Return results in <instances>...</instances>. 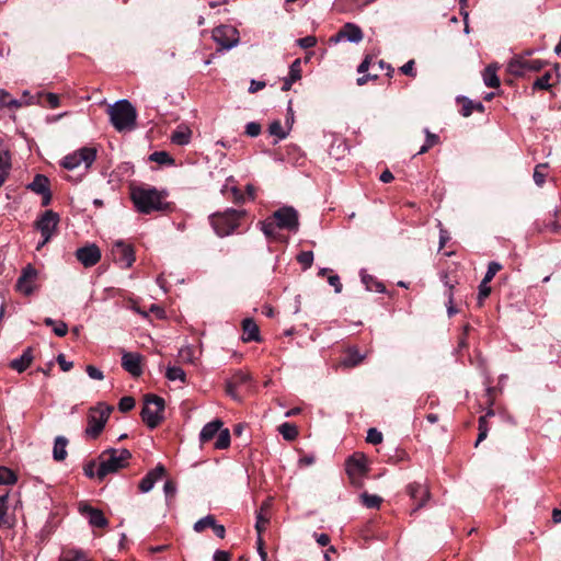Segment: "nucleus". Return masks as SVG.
<instances>
[{"mask_svg":"<svg viewBox=\"0 0 561 561\" xmlns=\"http://www.w3.org/2000/svg\"><path fill=\"white\" fill-rule=\"evenodd\" d=\"M8 496H0V527L8 525L7 512H8Z\"/></svg>","mask_w":561,"mask_h":561,"instance_id":"52","label":"nucleus"},{"mask_svg":"<svg viewBox=\"0 0 561 561\" xmlns=\"http://www.w3.org/2000/svg\"><path fill=\"white\" fill-rule=\"evenodd\" d=\"M301 61L300 59H296L293 61V64L289 67V75L285 79L283 90L288 91L294 82L299 80L301 78Z\"/></svg>","mask_w":561,"mask_h":561,"instance_id":"28","label":"nucleus"},{"mask_svg":"<svg viewBox=\"0 0 561 561\" xmlns=\"http://www.w3.org/2000/svg\"><path fill=\"white\" fill-rule=\"evenodd\" d=\"M341 39H346L351 43H359L363 39V32L357 25L346 23L337 33L335 41L339 42Z\"/></svg>","mask_w":561,"mask_h":561,"instance_id":"21","label":"nucleus"},{"mask_svg":"<svg viewBox=\"0 0 561 561\" xmlns=\"http://www.w3.org/2000/svg\"><path fill=\"white\" fill-rule=\"evenodd\" d=\"M462 101L465 102L462 106V115L465 117L470 116L472 114L473 108H477L478 111H483V105L481 103L473 105V103L466 98H463Z\"/></svg>","mask_w":561,"mask_h":561,"instance_id":"51","label":"nucleus"},{"mask_svg":"<svg viewBox=\"0 0 561 561\" xmlns=\"http://www.w3.org/2000/svg\"><path fill=\"white\" fill-rule=\"evenodd\" d=\"M111 123L117 131L131 130L136 127L137 112L127 100H119L107 110Z\"/></svg>","mask_w":561,"mask_h":561,"instance_id":"3","label":"nucleus"},{"mask_svg":"<svg viewBox=\"0 0 561 561\" xmlns=\"http://www.w3.org/2000/svg\"><path fill=\"white\" fill-rule=\"evenodd\" d=\"M68 439L65 436H57L53 448V457L56 461H62L67 457Z\"/></svg>","mask_w":561,"mask_h":561,"instance_id":"29","label":"nucleus"},{"mask_svg":"<svg viewBox=\"0 0 561 561\" xmlns=\"http://www.w3.org/2000/svg\"><path fill=\"white\" fill-rule=\"evenodd\" d=\"M278 229H285L290 232H297L299 229L298 211L291 206H284L273 214Z\"/></svg>","mask_w":561,"mask_h":561,"instance_id":"9","label":"nucleus"},{"mask_svg":"<svg viewBox=\"0 0 561 561\" xmlns=\"http://www.w3.org/2000/svg\"><path fill=\"white\" fill-rule=\"evenodd\" d=\"M215 523H216V519L213 515H207L201 519H198L194 526H193V529L196 531V533H202L203 530H205L206 528H211L213 526H215Z\"/></svg>","mask_w":561,"mask_h":561,"instance_id":"39","label":"nucleus"},{"mask_svg":"<svg viewBox=\"0 0 561 561\" xmlns=\"http://www.w3.org/2000/svg\"><path fill=\"white\" fill-rule=\"evenodd\" d=\"M502 268V265L497 262H490L488 271L483 277L485 282H491L495 274Z\"/></svg>","mask_w":561,"mask_h":561,"instance_id":"55","label":"nucleus"},{"mask_svg":"<svg viewBox=\"0 0 561 561\" xmlns=\"http://www.w3.org/2000/svg\"><path fill=\"white\" fill-rule=\"evenodd\" d=\"M131 458V453L126 448H108L99 456V466L96 469V479L102 481L106 476L116 473L127 467Z\"/></svg>","mask_w":561,"mask_h":561,"instance_id":"2","label":"nucleus"},{"mask_svg":"<svg viewBox=\"0 0 561 561\" xmlns=\"http://www.w3.org/2000/svg\"><path fill=\"white\" fill-rule=\"evenodd\" d=\"M268 131L272 136L277 137L278 139H285L288 135V131L282 126L279 121H274L270 124Z\"/></svg>","mask_w":561,"mask_h":561,"instance_id":"40","label":"nucleus"},{"mask_svg":"<svg viewBox=\"0 0 561 561\" xmlns=\"http://www.w3.org/2000/svg\"><path fill=\"white\" fill-rule=\"evenodd\" d=\"M278 431L286 440H294L298 435V430L296 425L291 423L280 424Z\"/></svg>","mask_w":561,"mask_h":561,"instance_id":"37","label":"nucleus"},{"mask_svg":"<svg viewBox=\"0 0 561 561\" xmlns=\"http://www.w3.org/2000/svg\"><path fill=\"white\" fill-rule=\"evenodd\" d=\"M262 231L267 238L276 239V221L272 218L264 220L262 224Z\"/></svg>","mask_w":561,"mask_h":561,"instance_id":"41","label":"nucleus"},{"mask_svg":"<svg viewBox=\"0 0 561 561\" xmlns=\"http://www.w3.org/2000/svg\"><path fill=\"white\" fill-rule=\"evenodd\" d=\"M47 104L50 108H56L59 106V96L55 93H46L45 94Z\"/></svg>","mask_w":561,"mask_h":561,"instance_id":"64","label":"nucleus"},{"mask_svg":"<svg viewBox=\"0 0 561 561\" xmlns=\"http://www.w3.org/2000/svg\"><path fill=\"white\" fill-rule=\"evenodd\" d=\"M130 198L136 209L141 214H150L164 209L163 192L149 185L134 186L130 190Z\"/></svg>","mask_w":561,"mask_h":561,"instance_id":"1","label":"nucleus"},{"mask_svg":"<svg viewBox=\"0 0 561 561\" xmlns=\"http://www.w3.org/2000/svg\"><path fill=\"white\" fill-rule=\"evenodd\" d=\"M360 502L368 508H378L382 499L375 494L362 493L359 495Z\"/></svg>","mask_w":561,"mask_h":561,"instance_id":"38","label":"nucleus"},{"mask_svg":"<svg viewBox=\"0 0 561 561\" xmlns=\"http://www.w3.org/2000/svg\"><path fill=\"white\" fill-rule=\"evenodd\" d=\"M408 493L410 496L416 502V507L414 511L420 510L430 499V492L426 485L422 483H411L408 485Z\"/></svg>","mask_w":561,"mask_h":561,"instance_id":"18","label":"nucleus"},{"mask_svg":"<svg viewBox=\"0 0 561 561\" xmlns=\"http://www.w3.org/2000/svg\"><path fill=\"white\" fill-rule=\"evenodd\" d=\"M547 168L546 163L538 164L534 171V181L538 186L545 183L546 174L542 172Z\"/></svg>","mask_w":561,"mask_h":561,"instance_id":"53","label":"nucleus"},{"mask_svg":"<svg viewBox=\"0 0 561 561\" xmlns=\"http://www.w3.org/2000/svg\"><path fill=\"white\" fill-rule=\"evenodd\" d=\"M213 39L221 47V49H231L239 44V31L231 25H220L213 30Z\"/></svg>","mask_w":561,"mask_h":561,"instance_id":"10","label":"nucleus"},{"mask_svg":"<svg viewBox=\"0 0 561 561\" xmlns=\"http://www.w3.org/2000/svg\"><path fill=\"white\" fill-rule=\"evenodd\" d=\"M346 471L351 478L360 477L367 471V460L363 455H355L346 462Z\"/></svg>","mask_w":561,"mask_h":561,"instance_id":"20","label":"nucleus"},{"mask_svg":"<svg viewBox=\"0 0 561 561\" xmlns=\"http://www.w3.org/2000/svg\"><path fill=\"white\" fill-rule=\"evenodd\" d=\"M233 183V178H228L226 184L221 188V193L227 197H231L234 203H242L244 201V196Z\"/></svg>","mask_w":561,"mask_h":561,"instance_id":"24","label":"nucleus"},{"mask_svg":"<svg viewBox=\"0 0 561 561\" xmlns=\"http://www.w3.org/2000/svg\"><path fill=\"white\" fill-rule=\"evenodd\" d=\"M490 282H485L482 279V282L479 285V294H478V301L479 305H482L483 300L490 295L491 287L489 286Z\"/></svg>","mask_w":561,"mask_h":561,"instance_id":"54","label":"nucleus"},{"mask_svg":"<svg viewBox=\"0 0 561 561\" xmlns=\"http://www.w3.org/2000/svg\"><path fill=\"white\" fill-rule=\"evenodd\" d=\"M222 422L219 420L207 423L199 433V440L202 443L209 442L220 431Z\"/></svg>","mask_w":561,"mask_h":561,"instance_id":"23","label":"nucleus"},{"mask_svg":"<svg viewBox=\"0 0 561 561\" xmlns=\"http://www.w3.org/2000/svg\"><path fill=\"white\" fill-rule=\"evenodd\" d=\"M149 159L159 164H172L174 162L173 158L165 151H154L150 154Z\"/></svg>","mask_w":561,"mask_h":561,"instance_id":"44","label":"nucleus"},{"mask_svg":"<svg viewBox=\"0 0 561 561\" xmlns=\"http://www.w3.org/2000/svg\"><path fill=\"white\" fill-rule=\"evenodd\" d=\"M41 95L42 94H38L37 96H31L30 100H16V99L11 98V95L9 94L5 106L18 108V107H22L24 105L39 104Z\"/></svg>","mask_w":561,"mask_h":561,"instance_id":"34","label":"nucleus"},{"mask_svg":"<svg viewBox=\"0 0 561 561\" xmlns=\"http://www.w3.org/2000/svg\"><path fill=\"white\" fill-rule=\"evenodd\" d=\"M79 511L83 516L88 518L89 524L93 527L104 528L108 524L102 511L98 508H94L88 504H80Z\"/></svg>","mask_w":561,"mask_h":561,"instance_id":"16","label":"nucleus"},{"mask_svg":"<svg viewBox=\"0 0 561 561\" xmlns=\"http://www.w3.org/2000/svg\"><path fill=\"white\" fill-rule=\"evenodd\" d=\"M179 357L183 363H194L195 352L192 346H183L179 351Z\"/></svg>","mask_w":561,"mask_h":561,"instance_id":"47","label":"nucleus"},{"mask_svg":"<svg viewBox=\"0 0 561 561\" xmlns=\"http://www.w3.org/2000/svg\"><path fill=\"white\" fill-rule=\"evenodd\" d=\"M545 66V62L540 59L528 60L525 59V73L527 71H539Z\"/></svg>","mask_w":561,"mask_h":561,"instance_id":"57","label":"nucleus"},{"mask_svg":"<svg viewBox=\"0 0 561 561\" xmlns=\"http://www.w3.org/2000/svg\"><path fill=\"white\" fill-rule=\"evenodd\" d=\"M59 215L50 209L44 211V214L39 217L35 224L36 228L39 230L43 237V241L37 247L38 249L50 240L57 229Z\"/></svg>","mask_w":561,"mask_h":561,"instance_id":"11","label":"nucleus"},{"mask_svg":"<svg viewBox=\"0 0 561 561\" xmlns=\"http://www.w3.org/2000/svg\"><path fill=\"white\" fill-rule=\"evenodd\" d=\"M261 133V125L255 123V122H251V123H248L247 126H245V134L250 137H256L259 136Z\"/></svg>","mask_w":561,"mask_h":561,"instance_id":"60","label":"nucleus"},{"mask_svg":"<svg viewBox=\"0 0 561 561\" xmlns=\"http://www.w3.org/2000/svg\"><path fill=\"white\" fill-rule=\"evenodd\" d=\"M426 134V141L425 144L420 148L417 154L425 153L431 147L436 145L438 142V136L435 134H432L428 129H425Z\"/></svg>","mask_w":561,"mask_h":561,"instance_id":"45","label":"nucleus"},{"mask_svg":"<svg viewBox=\"0 0 561 561\" xmlns=\"http://www.w3.org/2000/svg\"><path fill=\"white\" fill-rule=\"evenodd\" d=\"M192 138V130L185 125H180L171 135V141L178 146H185L190 144Z\"/></svg>","mask_w":561,"mask_h":561,"instance_id":"22","label":"nucleus"},{"mask_svg":"<svg viewBox=\"0 0 561 561\" xmlns=\"http://www.w3.org/2000/svg\"><path fill=\"white\" fill-rule=\"evenodd\" d=\"M113 260L121 265V267L128 268L135 262L134 250L130 244L125 243L122 240H117L113 243L111 250Z\"/></svg>","mask_w":561,"mask_h":561,"instance_id":"12","label":"nucleus"},{"mask_svg":"<svg viewBox=\"0 0 561 561\" xmlns=\"http://www.w3.org/2000/svg\"><path fill=\"white\" fill-rule=\"evenodd\" d=\"M96 158V150L92 147L80 148L72 153L67 154L61 165L68 170H75L83 165L84 170L89 169Z\"/></svg>","mask_w":561,"mask_h":561,"instance_id":"7","label":"nucleus"},{"mask_svg":"<svg viewBox=\"0 0 561 561\" xmlns=\"http://www.w3.org/2000/svg\"><path fill=\"white\" fill-rule=\"evenodd\" d=\"M16 480L14 473L8 468H0V484H12Z\"/></svg>","mask_w":561,"mask_h":561,"instance_id":"50","label":"nucleus"},{"mask_svg":"<svg viewBox=\"0 0 561 561\" xmlns=\"http://www.w3.org/2000/svg\"><path fill=\"white\" fill-rule=\"evenodd\" d=\"M507 71L513 76H524L525 75V58L524 57H515L507 65Z\"/></svg>","mask_w":561,"mask_h":561,"instance_id":"31","label":"nucleus"},{"mask_svg":"<svg viewBox=\"0 0 561 561\" xmlns=\"http://www.w3.org/2000/svg\"><path fill=\"white\" fill-rule=\"evenodd\" d=\"M252 377L250 374L238 370L232 377L226 382V392L236 401H242L243 396L239 390L243 392H250Z\"/></svg>","mask_w":561,"mask_h":561,"instance_id":"8","label":"nucleus"},{"mask_svg":"<svg viewBox=\"0 0 561 561\" xmlns=\"http://www.w3.org/2000/svg\"><path fill=\"white\" fill-rule=\"evenodd\" d=\"M360 276L362 282L366 286L367 290L377 293H382L385 290V286L380 282L376 280L373 276L366 274L365 272H362Z\"/></svg>","mask_w":561,"mask_h":561,"instance_id":"32","label":"nucleus"},{"mask_svg":"<svg viewBox=\"0 0 561 561\" xmlns=\"http://www.w3.org/2000/svg\"><path fill=\"white\" fill-rule=\"evenodd\" d=\"M57 362L64 371H69L73 367V363L67 360L64 354L57 356Z\"/></svg>","mask_w":561,"mask_h":561,"instance_id":"63","label":"nucleus"},{"mask_svg":"<svg viewBox=\"0 0 561 561\" xmlns=\"http://www.w3.org/2000/svg\"><path fill=\"white\" fill-rule=\"evenodd\" d=\"M366 439L368 443L377 445L382 442V434L376 428H369L367 432Z\"/></svg>","mask_w":561,"mask_h":561,"instance_id":"56","label":"nucleus"},{"mask_svg":"<svg viewBox=\"0 0 561 561\" xmlns=\"http://www.w3.org/2000/svg\"><path fill=\"white\" fill-rule=\"evenodd\" d=\"M164 407L165 402L163 398L156 394L145 396L141 417L149 428H154L161 423Z\"/></svg>","mask_w":561,"mask_h":561,"instance_id":"4","label":"nucleus"},{"mask_svg":"<svg viewBox=\"0 0 561 561\" xmlns=\"http://www.w3.org/2000/svg\"><path fill=\"white\" fill-rule=\"evenodd\" d=\"M122 366L131 376L138 377L142 373L141 356L138 353L126 352L122 356Z\"/></svg>","mask_w":561,"mask_h":561,"instance_id":"17","label":"nucleus"},{"mask_svg":"<svg viewBox=\"0 0 561 561\" xmlns=\"http://www.w3.org/2000/svg\"><path fill=\"white\" fill-rule=\"evenodd\" d=\"M44 323L47 325V327H51L53 328V331L54 333L57 335V336H65L68 332V327L65 322L62 321H59V322H56L55 320H53L51 318H45L44 320Z\"/></svg>","mask_w":561,"mask_h":561,"instance_id":"36","label":"nucleus"},{"mask_svg":"<svg viewBox=\"0 0 561 561\" xmlns=\"http://www.w3.org/2000/svg\"><path fill=\"white\" fill-rule=\"evenodd\" d=\"M60 561H91L87 558L85 553L81 550L69 551Z\"/></svg>","mask_w":561,"mask_h":561,"instance_id":"48","label":"nucleus"},{"mask_svg":"<svg viewBox=\"0 0 561 561\" xmlns=\"http://www.w3.org/2000/svg\"><path fill=\"white\" fill-rule=\"evenodd\" d=\"M32 360H33L32 351H31V348H27L23 352V354L20 357L14 358L10 362V367L12 369L16 370L18 373H22L30 366Z\"/></svg>","mask_w":561,"mask_h":561,"instance_id":"26","label":"nucleus"},{"mask_svg":"<svg viewBox=\"0 0 561 561\" xmlns=\"http://www.w3.org/2000/svg\"><path fill=\"white\" fill-rule=\"evenodd\" d=\"M242 329H243V341L250 342V341H259V327L256 323L250 319L247 318L242 321Z\"/></svg>","mask_w":561,"mask_h":561,"instance_id":"25","label":"nucleus"},{"mask_svg":"<svg viewBox=\"0 0 561 561\" xmlns=\"http://www.w3.org/2000/svg\"><path fill=\"white\" fill-rule=\"evenodd\" d=\"M37 271L32 265H27L16 282V289L23 295H32L37 288Z\"/></svg>","mask_w":561,"mask_h":561,"instance_id":"13","label":"nucleus"},{"mask_svg":"<svg viewBox=\"0 0 561 561\" xmlns=\"http://www.w3.org/2000/svg\"><path fill=\"white\" fill-rule=\"evenodd\" d=\"M10 169V157L7 151L0 149V186L3 184Z\"/></svg>","mask_w":561,"mask_h":561,"instance_id":"35","label":"nucleus"},{"mask_svg":"<svg viewBox=\"0 0 561 561\" xmlns=\"http://www.w3.org/2000/svg\"><path fill=\"white\" fill-rule=\"evenodd\" d=\"M552 78L551 72H546L543 76L535 80L534 89H549L551 87L550 80Z\"/></svg>","mask_w":561,"mask_h":561,"instance_id":"49","label":"nucleus"},{"mask_svg":"<svg viewBox=\"0 0 561 561\" xmlns=\"http://www.w3.org/2000/svg\"><path fill=\"white\" fill-rule=\"evenodd\" d=\"M165 473V469L162 465H158L154 469L150 470L140 481L139 489L142 493H147L152 490L154 483L161 479Z\"/></svg>","mask_w":561,"mask_h":561,"instance_id":"19","label":"nucleus"},{"mask_svg":"<svg viewBox=\"0 0 561 561\" xmlns=\"http://www.w3.org/2000/svg\"><path fill=\"white\" fill-rule=\"evenodd\" d=\"M297 261L302 265L304 270L311 267L313 263V252L302 251L297 255Z\"/></svg>","mask_w":561,"mask_h":561,"instance_id":"46","label":"nucleus"},{"mask_svg":"<svg viewBox=\"0 0 561 561\" xmlns=\"http://www.w3.org/2000/svg\"><path fill=\"white\" fill-rule=\"evenodd\" d=\"M76 256L85 267H90L100 261L101 251L95 244H89L78 249Z\"/></svg>","mask_w":561,"mask_h":561,"instance_id":"15","label":"nucleus"},{"mask_svg":"<svg viewBox=\"0 0 561 561\" xmlns=\"http://www.w3.org/2000/svg\"><path fill=\"white\" fill-rule=\"evenodd\" d=\"M113 408L104 403H99L91 408L88 415V426L84 431L89 438H96L103 431L108 421Z\"/></svg>","mask_w":561,"mask_h":561,"instance_id":"6","label":"nucleus"},{"mask_svg":"<svg viewBox=\"0 0 561 561\" xmlns=\"http://www.w3.org/2000/svg\"><path fill=\"white\" fill-rule=\"evenodd\" d=\"M134 407H135V400H134V398H131V397H123V398L119 400L118 409H119V411H122V412H128V411H130L131 409H134Z\"/></svg>","mask_w":561,"mask_h":561,"instance_id":"58","label":"nucleus"},{"mask_svg":"<svg viewBox=\"0 0 561 561\" xmlns=\"http://www.w3.org/2000/svg\"><path fill=\"white\" fill-rule=\"evenodd\" d=\"M497 69H499L497 64H491L484 69V71L482 73V78H483V82L486 87H489V88H499L500 87V79L496 75Z\"/></svg>","mask_w":561,"mask_h":561,"instance_id":"27","label":"nucleus"},{"mask_svg":"<svg viewBox=\"0 0 561 561\" xmlns=\"http://www.w3.org/2000/svg\"><path fill=\"white\" fill-rule=\"evenodd\" d=\"M165 377L170 381H176V380H179L181 382L186 381L185 371L179 366H169L165 371Z\"/></svg>","mask_w":561,"mask_h":561,"instance_id":"33","label":"nucleus"},{"mask_svg":"<svg viewBox=\"0 0 561 561\" xmlns=\"http://www.w3.org/2000/svg\"><path fill=\"white\" fill-rule=\"evenodd\" d=\"M268 522H270V513L257 512L256 523H255V529L257 531V536H262V533L265 530Z\"/></svg>","mask_w":561,"mask_h":561,"instance_id":"43","label":"nucleus"},{"mask_svg":"<svg viewBox=\"0 0 561 561\" xmlns=\"http://www.w3.org/2000/svg\"><path fill=\"white\" fill-rule=\"evenodd\" d=\"M85 371H87L88 376L91 379H95V380H103L104 379L103 373L99 368H96L95 366L88 365L87 368H85Z\"/></svg>","mask_w":561,"mask_h":561,"instance_id":"59","label":"nucleus"},{"mask_svg":"<svg viewBox=\"0 0 561 561\" xmlns=\"http://www.w3.org/2000/svg\"><path fill=\"white\" fill-rule=\"evenodd\" d=\"M99 461L92 460L84 466V474L89 478H96Z\"/></svg>","mask_w":561,"mask_h":561,"instance_id":"61","label":"nucleus"},{"mask_svg":"<svg viewBox=\"0 0 561 561\" xmlns=\"http://www.w3.org/2000/svg\"><path fill=\"white\" fill-rule=\"evenodd\" d=\"M244 215L242 210L228 209L222 214H216L210 217L211 226L219 237L232 233L239 226L241 217Z\"/></svg>","mask_w":561,"mask_h":561,"instance_id":"5","label":"nucleus"},{"mask_svg":"<svg viewBox=\"0 0 561 561\" xmlns=\"http://www.w3.org/2000/svg\"><path fill=\"white\" fill-rule=\"evenodd\" d=\"M27 188L32 192L42 195V205L47 206L51 201V194L49 191V181L43 174H37L33 181L27 185Z\"/></svg>","mask_w":561,"mask_h":561,"instance_id":"14","label":"nucleus"},{"mask_svg":"<svg viewBox=\"0 0 561 561\" xmlns=\"http://www.w3.org/2000/svg\"><path fill=\"white\" fill-rule=\"evenodd\" d=\"M230 445V433L227 428L218 432V437L215 442V447L218 449H225Z\"/></svg>","mask_w":561,"mask_h":561,"instance_id":"42","label":"nucleus"},{"mask_svg":"<svg viewBox=\"0 0 561 561\" xmlns=\"http://www.w3.org/2000/svg\"><path fill=\"white\" fill-rule=\"evenodd\" d=\"M366 355L359 354L356 350H348L341 365L344 367H354L364 360Z\"/></svg>","mask_w":561,"mask_h":561,"instance_id":"30","label":"nucleus"},{"mask_svg":"<svg viewBox=\"0 0 561 561\" xmlns=\"http://www.w3.org/2000/svg\"><path fill=\"white\" fill-rule=\"evenodd\" d=\"M297 44L301 48H310L317 44V38L314 36H306V37L299 38L297 41Z\"/></svg>","mask_w":561,"mask_h":561,"instance_id":"62","label":"nucleus"}]
</instances>
